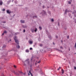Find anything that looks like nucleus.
<instances>
[{"mask_svg": "<svg viewBox=\"0 0 76 76\" xmlns=\"http://www.w3.org/2000/svg\"><path fill=\"white\" fill-rule=\"evenodd\" d=\"M14 38L15 41L16 43H17L18 45H16V47L17 48H20V46L19 45V41H18V40L17 39V37L15 36L14 37Z\"/></svg>", "mask_w": 76, "mask_h": 76, "instance_id": "obj_1", "label": "nucleus"}, {"mask_svg": "<svg viewBox=\"0 0 76 76\" xmlns=\"http://www.w3.org/2000/svg\"><path fill=\"white\" fill-rule=\"evenodd\" d=\"M67 12H69V11L67 10L66 9L65 10V14H66L67 13Z\"/></svg>", "mask_w": 76, "mask_h": 76, "instance_id": "obj_2", "label": "nucleus"}, {"mask_svg": "<svg viewBox=\"0 0 76 76\" xmlns=\"http://www.w3.org/2000/svg\"><path fill=\"white\" fill-rule=\"evenodd\" d=\"M31 31L33 33H34V28H31Z\"/></svg>", "mask_w": 76, "mask_h": 76, "instance_id": "obj_3", "label": "nucleus"}, {"mask_svg": "<svg viewBox=\"0 0 76 76\" xmlns=\"http://www.w3.org/2000/svg\"><path fill=\"white\" fill-rule=\"evenodd\" d=\"M7 13H11V12L9 10H7Z\"/></svg>", "mask_w": 76, "mask_h": 76, "instance_id": "obj_4", "label": "nucleus"}, {"mask_svg": "<svg viewBox=\"0 0 76 76\" xmlns=\"http://www.w3.org/2000/svg\"><path fill=\"white\" fill-rule=\"evenodd\" d=\"M20 22L21 23H23L25 22V21L24 20H20Z\"/></svg>", "mask_w": 76, "mask_h": 76, "instance_id": "obj_5", "label": "nucleus"}, {"mask_svg": "<svg viewBox=\"0 0 76 76\" xmlns=\"http://www.w3.org/2000/svg\"><path fill=\"white\" fill-rule=\"evenodd\" d=\"M3 4V2H2V1H0V5H2Z\"/></svg>", "mask_w": 76, "mask_h": 76, "instance_id": "obj_6", "label": "nucleus"}, {"mask_svg": "<svg viewBox=\"0 0 76 76\" xmlns=\"http://www.w3.org/2000/svg\"><path fill=\"white\" fill-rule=\"evenodd\" d=\"M14 73L16 75H19V74L17 72H15L14 71Z\"/></svg>", "mask_w": 76, "mask_h": 76, "instance_id": "obj_7", "label": "nucleus"}, {"mask_svg": "<svg viewBox=\"0 0 76 76\" xmlns=\"http://www.w3.org/2000/svg\"><path fill=\"white\" fill-rule=\"evenodd\" d=\"M33 42H32V41H31L29 42V43H30V44H32Z\"/></svg>", "mask_w": 76, "mask_h": 76, "instance_id": "obj_8", "label": "nucleus"}, {"mask_svg": "<svg viewBox=\"0 0 76 76\" xmlns=\"http://www.w3.org/2000/svg\"><path fill=\"white\" fill-rule=\"evenodd\" d=\"M43 12L44 14H46V12H45L44 11H43Z\"/></svg>", "mask_w": 76, "mask_h": 76, "instance_id": "obj_9", "label": "nucleus"}, {"mask_svg": "<svg viewBox=\"0 0 76 76\" xmlns=\"http://www.w3.org/2000/svg\"><path fill=\"white\" fill-rule=\"evenodd\" d=\"M26 53H28V52H29V50H26Z\"/></svg>", "mask_w": 76, "mask_h": 76, "instance_id": "obj_10", "label": "nucleus"}, {"mask_svg": "<svg viewBox=\"0 0 76 76\" xmlns=\"http://www.w3.org/2000/svg\"><path fill=\"white\" fill-rule=\"evenodd\" d=\"M62 74H63V73H64V70H63V69H62Z\"/></svg>", "mask_w": 76, "mask_h": 76, "instance_id": "obj_11", "label": "nucleus"}, {"mask_svg": "<svg viewBox=\"0 0 76 76\" xmlns=\"http://www.w3.org/2000/svg\"><path fill=\"white\" fill-rule=\"evenodd\" d=\"M34 31H35V32H37V28H36L35 29V30H34Z\"/></svg>", "mask_w": 76, "mask_h": 76, "instance_id": "obj_12", "label": "nucleus"}, {"mask_svg": "<svg viewBox=\"0 0 76 76\" xmlns=\"http://www.w3.org/2000/svg\"><path fill=\"white\" fill-rule=\"evenodd\" d=\"M1 76H5L4 75V73L1 74Z\"/></svg>", "mask_w": 76, "mask_h": 76, "instance_id": "obj_13", "label": "nucleus"}, {"mask_svg": "<svg viewBox=\"0 0 76 76\" xmlns=\"http://www.w3.org/2000/svg\"><path fill=\"white\" fill-rule=\"evenodd\" d=\"M68 4H71V2H70V1H69L68 2Z\"/></svg>", "mask_w": 76, "mask_h": 76, "instance_id": "obj_14", "label": "nucleus"}, {"mask_svg": "<svg viewBox=\"0 0 76 76\" xmlns=\"http://www.w3.org/2000/svg\"><path fill=\"white\" fill-rule=\"evenodd\" d=\"M33 18H37V16H33Z\"/></svg>", "mask_w": 76, "mask_h": 76, "instance_id": "obj_15", "label": "nucleus"}, {"mask_svg": "<svg viewBox=\"0 0 76 76\" xmlns=\"http://www.w3.org/2000/svg\"><path fill=\"white\" fill-rule=\"evenodd\" d=\"M39 29H40V30H41V29H42V28L41 27H39Z\"/></svg>", "mask_w": 76, "mask_h": 76, "instance_id": "obj_16", "label": "nucleus"}, {"mask_svg": "<svg viewBox=\"0 0 76 76\" xmlns=\"http://www.w3.org/2000/svg\"><path fill=\"white\" fill-rule=\"evenodd\" d=\"M60 69H61V67H59V68H58V70H60Z\"/></svg>", "mask_w": 76, "mask_h": 76, "instance_id": "obj_17", "label": "nucleus"}, {"mask_svg": "<svg viewBox=\"0 0 76 76\" xmlns=\"http://www.w3.org/2000/svg\"><path fill=\"white\" fill-rule=\"evenodd\" d=\"M75 48L76 49V42H75Z\"/></svg>", "mask_w": 76, "mask_h": 76, "instance_id": "obj_18", "label": "nucleus"}, {"mask_svg": "<svg viewBox=\"0 0 76 76\" xmlns=\"http://www.w3.org/2000/svg\"><path fill=\"white\" fill-rule=\"evenodd\" d=\"M4 33H5V34H6V33H7V31H4Z\"/></svg>", "mask_w": 76, "mask_h": 76, "instance_id": "obj_19", "label": "nucleus"}, {"mask_svg": "<svg viewBox=\"0 0 76 76\" xmlns=\"http://www.w3.org/2000/svg\"><path fill=\"white\" fill-rule=\"evenodd\" d=\"M31 70H30L29 71V73H30V74H31L32 73L31 72Z\"/></svg>", "mask_w": 76, "mask_h": 76, "instance_id": "obj_20", "label": "nucleus"}, {"mask_svg": "<svg viewBox=\"0 0 76 76\" xmlns=\"http://www.w3.org/2000/svg\"><path fill=\"white\" fill-rule=\"evenodd\" d=\"M51 21L52 22H54V20L53 19H51Z\"/></svg>", "mask_w": 76, "mask_h": 76, "instance_id": "obj_21", "label": "nucleus"}, {"mask_svg": "<svg viewBox=\"0 0 76 76\" xmlns=\"http://www.w3.org/2000/svg\"><path fill=\"white\" fill-rule=\"evenodd\" d=\"M6 45H4L3 46V47H4V48H5V47H6Z\"/></svg>", "mask_w": 76, "mask_h": 76, "instance_id": "obj_22", "label": "nucleus"}, {"mask_svg": "<svg viewBox=\"0 0 76 76\" xmlns=\"http://www.w3.org/2000/svg\"><path fill=\"white\" fill-rule=\"evenodd\" d=\"M40 46L42 47V44H40Z\"/></svg>", "mask_w": 76, "mask_h": 76, "instance_id": "obj_23", "label": "nucleus"}, {"mask_svg": "<svg viewBox=\"0 0 76 76\" xmlns=\"http://www.w3.org/2000/svg\"><path fill=\"white\" fill-rule=\"evenodd\" d=\"M30 50H32V48H30Z\"/></svg>", "mask_w": 76, "mask_h": 76, "instance_id": "obj_24", "label": "nucleus"}, {"mask_svg": "<svg viewBox=\"0 0 76 76\" xmlns=\"http://www.w3.org/2000/svg\"><path fill=\"white\" fill-rule=\"evenodd\" d=\"M14 67H15V68H16V66L15 65H14Z\"/></svg>", "mask_w": 76, "mask_h": 76, "instance_id": "obj_25", "label": "nucleus"}, {"mask_svg": "<svg viewBox=\"0 0 76 76\" xmlns=\"http://www.w3.org/2000/svg\"><path fill=\"white\" fill-rule=\"evenodd\" d=\"M67 39H69V36H68L67 37Z\"/></svg>", "mask_w": 76, "mask_h": 76, "instance_id": "obj_26", "label": "nucleus"}, {"mask_svg": "<svg viewBox=\"0 0 76 76\" xmlns=\"http://www.w3.org/2000/svg\"><path fill=\"white\" fill-rule=\"evenodd\" d=\"M23 32H25V30H24L23 31Z\"/></svg>", "mask_w": 76, "mask_h": 76, "instance_id": "obj_27", "label": "nucleus"}, {"mask_svg": "<svg viewBox=\"0 0 76 76\" xmlns=\"http://www.w3.org/2000/svg\"><path fill=\"white\" fill-rule=\"evenodd\" d=\"M40 62H41V61H39L38 62V63H40Z\"/></svg>", "mask_w": 76, "mask_h": 76, "instance_id": "obj_28", "label": "nucleus"}, {"mask_svg": "<svg viewBox=\"0 0 76 76\" xmlns=\"http://www.w3.org/2000/svg\"><path fill=\"white\" fill-rule=\"evenodd\" d=\"M3 11H5V9H3Z\"/></svg>", "mask_w": 76, "mask_h": 76, "instance_id": "obj_29", "label": "nucleus"}, {"mask_svg": "<svg viewBox=\"0 0 76 76\" xmlns=\"http://www.w3.org/2000/svg\"><path fill=\"white\" fill-rule=\"evenodd\" d=\"M60 48H61L62 49H63V47H62V46H61V47H60Z\"/></svg>", "mask_w": 76, "mask_h": 76, "instance_id": "obj_30", "label": "nucleus"}, {"mask_svg": "<svg viewBox=\"0 0 76 76\" xmlns=\"http://www.w3.org/2000/svg\"><path fill=\"white\" fill-rule=\"evenodd\" d=\"M19 72L20 73H21H21H22V72H20V71H19Z\"/></svg>", "mask_w": 76, "mask_h": 76, "instance_id": "obj_31", "label": "nucleus"}, {"mask_svg": "<svg viewBox=\"0 0 76 76\" xmlns=\"http://www.w3.org/2000/svg\"><path fill=\"white\" fill-rule=\"evenodd\" d=\"M69 16H70V15H71V14H68Z\"/></svg>", "mask_w": 76, "mask_h": 76, "instance_id": "obj_32", "label": "nucleus"}, {"mask_svg": "<svg viewBox=\"0 0 76 76\" xmlns=\"http://www.w3.org/2000/svg\"><path fill=\"white\" fill-rule=\"evenodd\" d=\"M74 69L76 70V67H74Z\"/></svg>", "mask_w": 76, "mask_h": 76, "instance_id": "obj_33", "label": "nucleus"}, {"mask_svg": "<svg viewBox=\"0 0 76 76\" xmlns=\"http://www.w3.org/2000/svg\"><path fill=\"white\" fill-rule=\"evenodd\" d=\"M31 76H33V75H32V74H31Z\"/></svg>", "mask_w": 76, "mask_h": 76, "instance_id": "obj_34", "label": "nucleus"}, {"mask_svg": "<svg viewBox=\"0 0 76 76\" xmlns=\"http://www.w3.org/2000/svg\"><path fill=\"white\" fill-rule=\"evenodd\" d=\"M75 21V23H76V19H75V20H74Z\"/></svg>", "mask_w": 76, "mask_h": 76, "instance_id": "obj_35", "label": "nucleus"}, {"mask_svg": "<svg viewBox=\"0 0 76 76\" xmlns=\"http://www.w3.org/2000/svg\"><path fill=\"white\" fill-rule=\"evenodd\" d=\"M56 38H58V37L56 36Z\"/></svg>", "mask_w": 76, "mask_h": 76, "instance_id": "obj_36", "label": "nucleus"}, {"mask_svg": "<svg viewBox=\"0 0 76 76\" xmlns=\"http://www.w3.org/2000/svg\"><path fill=\"white\" fill-rule=\"evenodd\" d=\"M28 76H29L30 75V74L29 73H28Z\"/></svg>", "mask_w": 76, "mask_h": 76, "instance_id": "obj_37", "label": "nucleus"}, {"mask_svg": "<svg viewBox=\"0 0 76 76\" xmlns=\"http://www.w3.org/2000/svg\"><path fill=\"white\" fill-rule=\"evenodd\" d=\"M23 28H25V27L24 26H23Z\"/></svg>", "mask_w": 76, "mask_h": 76, "instance_id": "obj_38", "label": "nucleus"}, {"mask_svg": "<svg viewBox=\"0 0 76 76\" xmlns=\"http://www.w3.org/2000/svg\"><path fill=\"white\" fill-rule=\"evenodd\" d=\"M42 8H44V6H43V7H42Z\"/></svg>", "mask_w": 76, "mask_h": 76, "instance_id": "obj_39", "label": "nucleus"}, {"mask_svg": "<svg viewBox=\"0 0 76 76\" xmlns=\"http://www.w3.org/2000/svg\"><path fill=\"white\" fill-rule=\"evenodd\" d=\"M3 23H6V22L5 21H4L3 22Z\"/></svg>", "mask_w": 76, "mask_h": 76, "instance_id": "obj_40", "label": "nucleus"}, {"mask_svg": "<svg viewBox=\"0 0 76 76\" xmlns=\"http://www.w3.org/2000/svg\"><path fill=\"white\" fill-rule=\"evenodd\" d=\"M4 33L3 34H2V35H4Z\"/></svg>", "mask_w": 76, "mask_h": 76, "instance_id": "obj_41", "label": "nucleus"}, {"mask_svg": "<svg viewBox=\"0 0 76 76\" xmlns=\"http://www.w3.org/2000/svg\"><path fill=\"white\" fill-rule=\"evenodd\" d=\"M24 66H26V64H24Z\"/></svg>", "mask_w": 76, "mask_h": 76, "instance_id": "obj_42", "label": "nucleus"}, {"mask_svg": "<svg viewBox=\"0 0 76 76\" xmlns=\"http://www.w3.org/2000/svg\"><path fill=\"white\" fill-rule=\"evenodd\" d=\"M53 44H54V43L53 42Z\"/></svg>", "mask_w": 76, "mask_h": 76, "instance_id": "obj_43", "label": "nucleus"}, {"mask_svg": "<svg viewBox=\"0 0 76 76\" xmlns=\"http://www.w3.org/2000/svg\"><path fill=\"white\" fill-rule=\"evenodd\" d=\"M10 41H11V39L10 40Z\"/></svg>", "mask_w": 76, "mask_h": 76, "instance_id": "obj_44", "label": "nucleus"}, {"mask_svg": "<svg viewBox=\"0 0 76 76\" xmlns=\"http://www.w3.org/2000/svg\"><path fill=\"white\" fill-rule=\"evenodd\" d=\"M37 65V63H36V65Z\"/></svg>", "mask_w": 76, "mask_h": 76, "instance_id": "obj_45", "label": "nucleus"}, {"mask_svg": "<svg viewBox=\"0 0 76 76\" xmlns=\"http://www.w3.org/2000/svg\"><path fill=\"white\" fill-rule=\"evenodd\" d=\"M64 60H66V59H65Z\"/></svg>", "mask_w": 76, "mask_h": 76, "instance_id": "obj_46", "label": "nucleus"}, {"mask_svg": "<svg viewBox=\"0 0 76 76\" xmlns=\"http://www.w3.org/2000/svg\"><path fill=\"white\" fill-rule=\"evenodd\" d=\"M62 41H62V40H61V42H62Z\"/></svg>", "mask_w": 76, "mask_h": 76, "instance_id": "obj_47", "label": "nucleus"}, {"mask_svg": "<svg viewBox=\"0 0 76 76\" xmlns=\"http://www.w3.org/2000/svg\"><path fill=\"white\" fill-rule=\"evenodd\" d=\"M40 14H42V13H41Z\"/></svg>", "mask_w": 76, "mask_h": 76, "instance_id": "obj_48", "label": "nucleus"}, {"mask_svg": "<svg viewBox=\"0 0 76 76\" xmlns=\"http://www.w3.org/2000/svg\"><path fill=\"white\" fill-rule=\"evenodd\" d=\"M58 51H60V50H58Z\"/></svg>", "mask_w": 76, "mask_h": 76, "instance_id": "obj_49", "label": "nucleus"}, {"mask_svg": "<svg viewBox=\"0 0 76 76\" xmlns=\"http://www.w3.org/2000/svg\"><path fill=\"white\" fill-rule=\"evenodd\" d=\"M31 60H32V59H31Z\"/></svg>", "mask_w": 76, "mask_h": 76, "instance_id": "obj_50", "label": "nucleus"}]
</instances>
